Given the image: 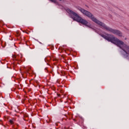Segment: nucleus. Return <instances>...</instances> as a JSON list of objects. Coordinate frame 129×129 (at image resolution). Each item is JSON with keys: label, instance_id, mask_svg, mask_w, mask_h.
<instances>
[{"label": "nucleus", "instance_id": "nucleus-5", "mask_svg": "<svg viewBox=\"0 0 129 129\" xmlns=\"http://www.w3.org/2000/svg\"><path fill=\"white\" fill-rule=\"evenodd\" d=\"M124 40H126V38H124Z\"/></svg>", "mask_w": 129, "mask_h": 129}, {"label": "nucleus", "instance_id": "nucleus-6", "mask_svg": "<svg viewBox=\"0 0 129 129\" xmlns=\"http://www.w3.org/2000/svg\"><path fill=\"white\" fill-rule=\"evenodd\" d=\"M58 1H59V2H61V1H62V0H58Z\"/></svg>", "mask_w": 129, "mask_h": 129}, {"label": "nucleus", "instance_id": "nucleus-1", "mask_svg": "<svg viewBox=\"0 0 129 129\" xmlns=\"http://www.w3.org/2000/svg\"><path fill=\"white\" fill-rule=\"evenodd\" d=\"M100 35L101 37L108 41V42H111V43L119 47L121 50L120 51L121 54L124 58L129 57V46L124 44L123 41H121V40L111 34H106V35L104 34Z\"/></svg>", "mask_w": 129, "mask_h": 129}, {"label": "nucleus", "instance_id": "nucleus-7", "mask_svg": "<svg viewBox=\"0 0 129 129\" xmlns=\"http://www.w3.org/2000/svg\"><path fill=\"white\" fill-rule=\"evenodd\" d=\"M40 44H42V43L40 42Z\"/></svg>", "mask_w": 129, "mask_h": 129}, {"label": "nucleus", "instance_id": "nucleus-4", "mask_svg": "<svg viewBox=\"0 0 129 129\" xmlns=\"http://www.w3.org/2000/svg\"><path fill=\"white\" fill-rule=\"evenodd\" d=\"M14 121H15V119H10V120H9V122H10V123L11 124H13V123H14Z\"/></svg>", "mask_w": 129, "mask_h": 129}, {"label": "nucleus", "instance_id": "nucleus-3", "mask_svg": "<svg viewBox=\"0 0 129 129\" xmlns=\"http://www.w3.org/2000/svg\"><path fill=\"white\" fill-rule=\"evenodd\" d=\"M67 12L69 14L71 18L74 20V21H76V22H78V23H81V24L82 25H84V26L88 27V28L92 29V30H94V32L97 33V31L96 30L91 27V24L90 23H89L85 19H83L82 18L79 16L77 13L74 12V11H73L69 9L67 10Z\"/></svg>", "mask_w": 129, "mask_h": 129}, {"label": "nucleus", "instance_id": "nucleus-2", "mask_svg": "<svg viewBox=\"0 0 129 129\" xmlns=\"http://www.w3.org/2000/svg\"><path fill=\"white\" fill-rule=\"evenodd\" d=\"M77 9L80 11V12H81L82 14H83V15H85V16H86V17H88V18H89V19H91V20L94 22V23H95V24H97V25H99V26H100L101 27H102V28L105 29L106 31H108V32H110V33H112V34L116 35L119 37H122V33H121L120 31L113 29L106 26L105 24L101 22V21L96 19V18H95L94 16L90 12H88L86 10L81 8V7H78Z\"/></svg>", "mask_w": 129, "mask_h": 129}]
</instances>
